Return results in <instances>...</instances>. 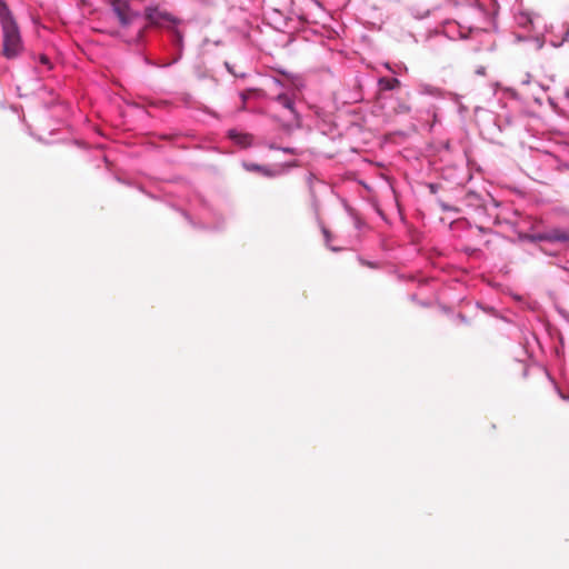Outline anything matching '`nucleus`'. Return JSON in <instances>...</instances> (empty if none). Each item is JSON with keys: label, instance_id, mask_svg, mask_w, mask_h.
Instances as JSON below:
<instances>
[{"label": "nucleus", "instance_id": "f257e3e1", "mask_svg": "<svg viewBox=\"0 0 569 569\" xmlns=\"http://www.w3.org/2000/svg\"><path fill=\"white\" fill-rule=\"evenodd\" d=\"M0 24L2 29V54L7 59H16L23 50L21 32L11 10L2 0H0Z\"/></svg>", "mask_w": 569, "mask_h": 569}, {"label": "nucleus", "instance_id": "a878e982", "mask_svg": "<svg viewBox=\"0 0 569 569\" xmlns=\"http://www.w3.org/2000/svg\"><path fill=\"white\" fill-rule=\"evenodd\" d=\"M566 96L569 98V90L566 91Z\"/></svg>", "mask_w": 569, "mask_h": 569}, {"label": "nucleus", "instance_id": "a211bd4d", "mask_svg": "<svg viewBox=\"0 0 569 569\" xmlns=\"http://www.w3.org/2000/svg\"><path fill=\"white\" fill-rule=\"evenodd\" d=\"M224 66H226L227 70H228L231 74L237 76V74L234 73V71H233V69H232V67H231V64H230L229 62H224Z\"/></svg>", "mask_w": 569, "mask_h": 569}, {"label": "nucleus", "instance_id": "393cba45", "mask_svg": "<svg viewBox=\"0 0 569 569\" xmlns=\"http://www.w3.org/2000/svg\"><path fill=\"white\" fill-rule=\"evenodd\" d=\"M184 217H186L188 220H190V221H191V219H190L189 214L184 213Z\"/></svg>", "mask_w": 569, "mask_h": 569}, {"label": "nucleus", "instance_id": "6e6552de", "mask_svg": "<svg viewBox=\"0 0 569 569\" xmlns=\"http://www.w3.org/2000/svg\"><path fill=\"white\" fill-rule=\"evenodd\" d=\"M243 168L247 170V171H256V172H259L261 174H263L264 177H276L279 172L277 170H272L266 166H261V164H257V163H251V162H244L243 163Z\"/></svg>", "mask_w": 569, "mask_h": 569}, {"label": "nucleus", "instance_id": "4be33fe9", "mask_svg": "<svg viewBox=\"0 0 569 569\" xmlns=\"http://www.w3.org/2000/svg\"><path fill=\"white\" fill-rule=\"evenodd\" d=\"M273 11H274L276 13H278V14L282 16V13L280 12V10H279V9H273Z\"/></svg>", "mask_w": 569, "mask_h": 569}, {"label": "nucleus", "instance_id": "412c9836", "mask_svg": "<svg viewBox=\"0 0 569 569\" xmlns=\"http://www.w3.org/2000/svg\"><path fill=\"white\" fill-rule=\"evenodd\" d=\"M177 38H178L177 40L179 42V46H181L182 44V37H181V34L177 33Z\"/></svg>", "mask_w": 569, "mask_h": 569}, {"label": "nucleus", "instance_id": "39448f33", "mask_svg": "<svg viewBox=\"0 0 569 569\" xmlns=\"http://www.w3.org/2000/svg\"><path fill=\"white\" fill-rule=\"evenodd\" d=\"M112 11L118 18L120 24L122 27H127L130 24L131 20L126 11V4L120 3L118 0L112 3Z\"/></svg>", "mask_w": 569, "mask_h": 569}, {"label": "nucleus", "instance_id": "f8f14e48", "mask_svg": "<svg viewBox=\"0 0 569 569\" xmlns=\"http://www.w3.org/2000/svg\"><path fill=\"white\" fill-rule=\"evenodd\" d=\"M181 56H182V53L180 51L179 54L177 57H174L171 61L162 63V64L152 62L151 60L146 58V63L150 64V66H153V67H158V68H168V67L177 63L181 59Z\"/></svg>", "mask_w": 569, "mask_h": 569}, {"label": "nucleus", "instance_id": "423d86ee", "mask_svg": "<svg viewBox=\"0 0 569 569\" xmlns=\"http://www.w3.org/2000/svg\"><path fill=\"white\" fill-rule=\"evenodd\" d=\"M228 137L240 147H248L251 144V136L248 133H242L237 131L236 129L228 130Z\"/></svg>", "mask_w": 569, "mask_h": 569}, {"label": "nucleus", "instance_id": "f03ea898", "mask_svg": "<svg viewBox=\"0 0 569 569\" xmlns=\"http://www.w3.org/2000/svg\"><path fill=\"white\" fill-rule=\"evenodd\" d=\"M146 18L148 21L158 27H163L167 23H177V19L167 11H161L157 7H148L146 9Z\"/></svg>", "mask_w": 569, "mask_h": 569}, {"label": "nucleus", "instance_id": "9d476101", "mask_svg": "<svg viewBox=\"0 0 569 569\" xmlns=\"http://www.w3.org/2000/svg\"><path fill=\"white\" fill-rule=\"evenodd\" d=\"M546 231L545 232H537V233H521L519 236L520 240L528 241V242H540L546 241Z\"/></svg>", "mask_w": 569, "mask_h": 569}, {"label": "nucleus", "instance_id": "b1692460", "mask_svg": "<svg viewBox=\"0 0 569 569\" xmlns=\"http://www.w3.org/2000/svg\"><path fill=\"white\" fill-rule=\"evenodd\" d=\"M312 178H313V176L309 174V177H308L309 182H311Z\"/></svg>", "mask_w": 569, "mask_h": 569}, {"label": "nucleus", "instance_id": "f3484780", "mask_svg": "<svg viewBox=\"0 0 569 569\" xmlns=\"http://www.w3.org/2000/svg\"><path fill=\"white\" fill-rule=\"evenodd\" d=\"M531 81V77L529 73L525 76V78L521 80V84H529Z\"/></svg>", "mask_w": 569, "mask_h": 569}, {"label": "nucleus", "instance_id": "ddd939ff", "mask_svg": "<svg viewBox=\"0 0 569 569\" xmlns=\"http://www.w3.org/2000/svg\"><path fill=\"white\" fill-rule=\"evenodd\" d=\"M517 22L522 27H527L529 23H531V19L528 14L521 13L519 17H517Z\"/></svg>", "mask_w": 569, "mask_h": 569}, {"label": "nucleus", "instance_id": "1a4fd4ad", "mask_svg": "<svg viewBox=\"0 0 569 569\" xmlns=\"http://www.w3.org/2000/svg\"><path fill=\"white\" fill-rule=\"evenodd\" d=\"M378 83L380 89L388 91L395 90L400 86V81L397 78H380Z\"/></svg>", "mask_w": 569, "mask_h": 569}, {"label": "nucleus", "instance_id": "9b49d317", "mask_svg": "<svg viewBox=\"0 0 569 569\" xmlns=\"http://www.w3.org/2000/svg\"><path fill=\"white\" fill-rule=\"evenodd\" d=\"M419 92L421 94H428V96H432V97H438L440 94V90L430 84L419 86Z\"/></svg>", "mask_w": 569, "mask_h": 569}, {"label": "nucleus", "instance_id": "0eeeda50", "mask_svg": "<svg viewBox=\"0 0 569 569\" xmlns=\"http://www.w3.org/2000/svg\"><path fill=\"white\" fill-rule=\"evenodd\" d=\"M274 101L283 109H287L295 118L297 117L295 100L290 96L280 93L274 98Z\"/></svg>", "mask_w": 569, "mask_h": 569}, {"label": "nucleus", "instance_id": "6ab92c4d", "mask_svg": "<svg viewBox=\"0 0 569 569\" xmlns=\"http://www.w3.org/2000/svg\"><path fill=\"white\" fill-rule=\"evenodd\" d=\"M40 61H41V63H43V64H49V59H48V57H47V56H41V57H40Z\"/></svg>", "mask_w": 569, "mask_h": 569}, {"label": "nucleus", "instance_id": "2eb2a0df", "mask_svg": "<svg viewBox=\"0 0 569 569\" xmlns=\"http://www.w3.org/2000/svg\"><path fill=\"white\" fill-rule=\"evenodd\" d=\"M322 232H323V236H325L326 243H327V246H329L330 232L326 228H322Z\"/></svg>", "mask_w": 569, "mask_h": 569}, {"label": "nucleus", "instance_id": "aec40b11", "mask_svg": "<svg viewBox=\"0 0 569 569\" xmlns=\"http://www.w3.org/2000/svg\"><path fill=\"white\" fill-rule=\"evenodd\" d=\"M559 395L563 400H569V395H565L561 391H559Z\"/></svg>", "mask_w": 569, "mask_h": 569}, {"label": "nucleus", "instance_id": "7ed1b4c3", "mask_svg": "<svg viewBox=\"0 0 569 569\" xmlns=\"http://www.w3.org/2000/svg\"><path fill=\"white\" fill-rule=\"evenodd\" d=\"M439 6V0H416V2L410 7V11L415 18L425 19L431 13V11L438 9Z\"/></svg>", "mask_w": 569, "mask_h": 569}, {"label": "nucleus", "instance_id": "5701e85b", "mask_svg": "<svg viewBox=\"0 0 569 569\" xmlns=\"http://www.w3.org/2000/svg\"><path fill=\"white\" fill-rule=\"evenodd\" d=\"M329 248H330V250H332V251H338V250H339V249H338V248H336V247H329Z\"/></svg>", "mask_w": 569, "mask_h": 569}, {"label": "nucleus", "instance_id": "dca6fc26", "mask_svg": "<svg viewBox=\"0 0 569 569\" xmlns=\"http://www.w3.org/2000/svg\"><path fill=\"white\" fill-rule=\"evenodd\" d=\"M239 97H240V99L242 101V108H244V104L247 102L248 96L244 92H240Z\"/></svg>", "mask_w": 569, "mask_h": 569}, {"label": "nucleus", "instance_id": "4468645a", "mask_svg": "<svg viewBox=\"0 0 569 569\" xmlns=\"http://www.w3.org/2000/svg\"><path fill=\"white\" fill-rule=\"evenodd\" d=\"M270 149L281 150L282 152L289 153V154H297V150L295 148H290V147H276L273 144H270Z\"/></svg>", "mask_w": 569, "mask_h": 569}, {"label": "nucleus", "instance_id": "20e7f679", "mask_svg": "<svg viewBox=\"0 0 569 569\" xmlns=\"http://www.w3.org/2000/svg\"><path fill=\"white\" fill-rule=\"evenodd\" d=\"M546 241L548 242H561L566 243L569 242V232L563 229H551L546 231Z\"/></svg>", "mask_w": 569, "mask_h": 569}]
</instances>
